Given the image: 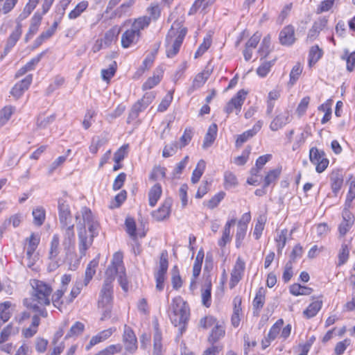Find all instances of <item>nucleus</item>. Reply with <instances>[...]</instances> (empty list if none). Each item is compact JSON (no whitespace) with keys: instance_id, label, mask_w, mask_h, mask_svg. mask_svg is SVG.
Returning a JSON list of instances; mask_svg holds the SVG:
<instances>
[{"instance_id":"nucleus-1","label":"nucleus","mask_w":355,"mask_h":355,"mask_svg":"<svg viewBox=\"0 0 355 355\" xmlns=\"http://www.w3.org/2000/svg\"><path fill=\"white\" fill-rule=\"evenodd\" d=\"M80 215H76L78 235V248L80 256H85L86 251L92 245L93 239L98 234V224L94 221L92 211L84 207L80 210Z\"/></svg>"},{"instance_id":"nucleus-2","label":"nucleus","mask_w":355,"mask_h":355,"mask_svg":"<svg viewBox=\"0 0 355 355\" xmlns=\"http://www.w3.org/2000/svg\"><path fill=\"white\" fill-rule=\"evenodd\" d=\"M31 286L33 291L31 297L25 299L24 304L33 311L38 313L42 318H47L48 312L45 306L51 304L50 296L53 289L49 284L37 279L33 280Z\"/></svg>"},{"instance_id":"nucleus-3","label":"nucleus","mask_w":355,"mask_h":355,"mask_svg":"<svg viewBox=\"0 0 355 355\" xmlns=\"http://www.w3.org/2000/svg\"><path fill=\"white\" fill-rule=\"evenodd\" d=\"M172 313L169 315L171 321L175 327H179L182 335L186 329V326L190 315V310L187 303L178 296L172 300L171 305Z\"/></svg>"},{"instance_id":"nucleus-4","label":"nucleus","mask_w":355,"mask_h":355,"mask_svg":"<svg viewBox=\"0 0 355 355\" xmlns=\"http://www.w3.org/2000/svg\"><path fill=\"white\" fill-rule=\"evenodd\" d=\"M187 33V28L180 27V23L175 22L172 25L166 38V53L168 58H172L178 53Z\"/></svg>"},{"instance_id":"nucleus-5","label":"nucleus","mask_w":355,"mask_h":355,"mask_svg":"<svg viewBox=\"0 0 355 355\" xmlns=\"http://www.w3.org/2000/svg\"><path fill=\"white\" fill-rule=\"evenodd\" d=\"M60 229L63 234L62 245L66 251L67 259L73 256L70 248L73 245L75 241L74 224L72 221L60 223Z\"/></svg>"},{"instance_id":"nucleus-6","label":"nucleus","mask_w":355,"mask_h":355,"mask_svg":"<svg viewBox=\"0 0 355 355\" xmlns=\"http://www.w3.org/2000/svg\"><path fill=\"white\" fill-rule=\"evenodd\" d=\"M309 159L313 164L315 165V170L319 173H322L327 168L329 163L324 150H320L316 147L311 148Z\"/></svg>"},{"instance_id":"nucleus-7","label":"nucleus","mask_w":355,"mask_h":355,"mask_svg":"<svg viewBox=\"0 0 355 355\" xmlns=\"http://www.w3.org/2000/svg\"><path fill=\"white\" fill-rule=\"evenodd\" d=\"M114 279V277L110 276H107L105 279L98 301V307H105L112 302L113 295L112 282Z\"/></svg>"},{"instance_id":"nucleus-8","label":"nucleus","mask_w":355,"mask_h":355,"mask_svg":"<svg viewBox=\"0 0 355 355\" xmlns=\"http://www.w3.org/2000/svg\"><path fill=\"white\" fill-rule=\"evenodd\" d=\"M247 94V92L244 89L239 90L236 94L232 97L231 100L227 103L224 108L225 112L229 115L233 112L234 110H235L236 114H239L245 100Z\"/></svg>"},{"instance_id":"nucleus-9","label":"nucleus","mask_w":355,"mask_h":355,"mask_svg":"<svg viewBox=\"0 0 355 355\" xmlns=\"http://www.w3.org/2000/svg\"><path fill=\"white\" fill-rule=\"evenodd\" d=\"M122 340L125 345V351L130 354H134L137 349V339L133 330L128 325H124Z\"/></svg>"},{"instance_id":"nucleus-10","label":"nucleus","mask_w":355,"mask_h":355,"mask_svg":"<svg viewBox=\"0 0 355 355\" xmlns=\"http://www.w3.org/2000/svg\"><path fill=\"white\" fill-rule=\"evenodd\" d=\"M173 199L171 197L166 198L162 205L152 212L153 218L157 221H162L170 216Z\"/></svg>"},{"instance_id":"nucleus-11","label":"nucleus","mask_w":355,"mask_h":355,"mask_svg":"<svg viewBox=\"0 0 355 355\" xmlns=\"http://www.w3.org/2000/svg\"><path fill=\"white\" fill-rule=\"evenodd\" d=\"M22 26L20 23H17L15 30L11 33L8 37L6 44L4 47L3 53L1 55V59H3L15 46L17 41L19 40L22 33Z\"/></svg>"},{"instance_id":"nucleus-12","label":"nucleus","mask_w":355,"mask_h":355,"mask_svg":"<svg viewBox=\"0 0 355 355\" xmlns=\"http://www.w3.org/2000/svg\"><path fill=\"white\" fill-rule=\"evenodd\" d=\"M125 267L123 263V254L120 252L114 253L111 265L108 266L105 271L106 276L114 277L115 272H121Z\"/></svg>"},{"instance_id":"nucleus-13","label":"nucleus","mask_w":355,"mask_h":355,"mask_svg":"<svg viewBox=\"0 0 355 355\" xmlns=\"http://www.w3.org/2000/svg\"><path fill=\"white\" fill-rule=\"evenodd\" d=\"M291 121V116L288 110H284L277 114L271 121L269 128L272 131H277L284 127Z\"/></svg>"},{"instance_id":"nucleus-14","label":"nucleus","mask_w":355,"mask_h":355,"mask_svg":"<svg viewBox=\"0 0 355 355\" xmlns=\"http://www.w3.org/2000/svg\"><path fill=\"white\" fill-rule=\"evenodd\" d=\"M328 19L326 17H320L314 21L312 27L309 29L307 34V40L313 42L319 35L321 31H322L327 25Z\"/></svg>"},{"instance_id":"nucleus-15","label":"nucleus","mask_w":355,"mask_h":355,"mask_svg":"<svg viewBox=\"0 0 355 355\" xmlns=\"http://www.w3.org/2000/svg\"><path fill=\"white\" fill-rule=\"evenodd\" d=\"M58 209L60 223L72 221L70 207L66 199L62 198L58 199Z\"/></svg>"},{"instance_id":"nucleus-16","label":"nucleus","mask_w":355,"mask_h":355,"mask_svg":"<svg viewBox=\"0 0 355 355\" xmlns=\"http://www.w3.org/2000/svg\"><path fill=\"white\" fill-rule=\"evenodd\" d=\"M28 245L26 246V259H28L27 266L31 268L33 265L34 260L33 259V255L37 249L40 238L39 236L32 233L28 239H27Z\"/></svg>"},{"instance_id":"nucleus-17","label":"nucleus","mask_w":355,"mask_h":355,"mask_svg":"<svg viewBox=\"0 0 355 355\" xmlns=\"http://www.w3.org/2000/svg\"><path fill=\"white\" fill-rule=\"evenodd\" d=\"M295 28L292 25L285 26L279 33V39L282 45L291 46L295 41Z\"/></svg>"},{"instance_id":"nucleus-18","label":"nucleus","mask_w":355,"mask_h":355,"mask_svg":"<svg viewBox=\"0 0 355 355\" xmlns=\"http://www.w3.org/2000/svg\"><path fill=\"white\" fill-rule=\"evenodd\" d=\"M116 330V327H110L109 329L100 331L96 335L92 337L89 344L86 346V349L89 350L93 346L102 343L109 338Z\"/></svg>"},{"instance_id":"nucleus-19","label":"nucleus","mask_w":355,"mask_h":355,"mask_svg":"<svg viewBox=\"0 0 355 355\" xmlns=\"http://www.w3.org/2000/svg\"><path fill=\"white\" fill-rule=\"evenodd\" d=\"M262 125L263 122L261 121H258L254 125L252 129L246 130L238 137L236 141V145L237 146H240L246 142L249 139L254 136L261 130Z\"/></svg>"},{"instance_id":"nucleus-20","label":"nucleus","mask_w":355,"mask_h":355,"mask_svg":"<svg viewBox=\"0 0 355 355\" xmlns=\"http://www.w3.org/2000/svg\"><path fill=\"white\" fill-rule=\"evenodd\" d=\"M266 290L263 287H260L255 295L252 301L253 315L259 316L261 309L265 304Z\"/></svg>"},{"instance_id":"nucleus-21","label":"nucleus","mask_w":355,"mask_h":355,"mask_svg":"<svg viewBox=\"0 0 355 355\" xmlns=\"http://www.w3.org/2000/svg\"><path fill=\"white\" fill-rule=\"evenodd\" d=\"M331 188L335 196L342 187L343 183V175L340 170L333 171L330 175Z\"/></svg>"},{"instance_id":"nucleus-22","label":"nucleus","mask_w":355,"mask_h":355,"mask_svg":"<svg viewBox=\"0 0 355 355\" xmlns=\"http://www.w3.org/2000/svg\"><path fill=\"white\" fill-rule=\"evenodd\" d=\"M141 35L132 28L125 31L121 35V46L124 49L129 48L132 44H136Z\"/></svg>"},{"instance_id":"nucleus-23","label":"nucleus","mask_w":355,"mask_h":355,"mask_svg":"<svg viewBox=\"0 0 355 355\" xmlns=\"http://www.w3.org/2000/svg\"><path fill=\"white\" fill-rule=\"evenodd\" d=\"M42 15L35 12L31 19V25L28 33L25 36V42H27L33 36L37 33L42 21Z\"/></svg>"},{"instance_id":"nucleus-24","label":"nucleus","mask_w":355,"mask_h":355,"mask_svg":"<svg viewBox=\"0 0 355 355\" xmlns=\"http://www.w3.org/2000/svg\"><path fill=\"white\" fill-rule=\"evenodd\" d=\"M162 332L158 327V324L155 325V332L153 335V355H162Z\"/></svg>"},{"instance_id":"nucleus-25","label":"nucleus","mask_w":355,"mask_h":355,"mask_svg":"<svg viewBox=\"0 0 355 355\" xmlns=\"http://www.w3.org/2000/svg\"><path fill=\"white\" fill-rule=\"evenodd\" d=\"M218 131V126L216 123L209 125L207 132L205 136L202 148L207 149L210 147L214 142Z\"/></svg>"},{"instance_id":"nucleus-26","label":"nucleus","mask_w":355,"mask_h":355,"mask_svg":"<svg viewBox=\"0 0 355 355\" xmlns=\"http://www.w3.org/2000/svg\"><path fill=\"white\" fill-rule=\"evenodd\" d=\"M162 193V186L159 183H156L150 189L148 192L149 205L152 207H155L157 201L159 200Z\"/></svg>"},{"instance_id":"nucleus-27","label":"nucleus","mask_w":355,"mask_h":355,"mask_svg":"<svg viewBox=\"0 0 355 355\" xmlns=\"http://www.w3.org/2000/svg\"><path fill=\"white\" fill-rule=\"evenodd\" d=\"M33 224L37 227L42 226L46 219V210L42 206H37L33 209Z\"/></svg>"},{"instance_id":"nucleus-28","label":"nucleus","mask_w":355,"mask_h":355,"mask_svg":"<svg viewBox=\"0 0 355 355\" xmlns=\"http://www.w3.org/2000/svg\"><path fill=\"white\" fill-rule=\"evenodd\" d=\"M156 73L153 76L149 77L143 84V90L150 89L159 83L162 78L163 71L162 69H157Z\"/></svg>"},{"instance_id":"nucleus-29","label":"nucleus","mask_w":355,"mask_h":355,"mask_svg":"<svg viewBox=\"0 0 355 355\" xmlns=\"http://www.w3.org/2000/svg\"><path fill=\"white\" fill-rule=\"evenodd\" d=\"M150 17L147 16L140 17L135 20L131 28L141 35V31L148 27L150 23Z\"/></svg>"},{"instance_id":"nucleus-30","label":"nucleus","mask_w":355,"mask_h":355,"mask_svg":"<svg viewBox=\"0 0 355 355\" xmlns=\"http://www.w3.org/2000/svg\"><path fill=\"white\" fill-rule=\"evenodd\" d=\"M322 305V301H315L311 303L309 306L303 311L304 315L309 319L317 315L321 309Z\"/></svg>"},{"instance_id":"nucleus-31","label":"nucleus","mask_w":355,"mask_h":355,"mask_svg":"<svg viewBox=\"0 0 355 355\" xmlns=\"http://www.w3.org/2000/svg\"><path fill=\"white\" fill-rule=\"evenodd\" d=\"M206 167V162L203 159H200L196 168L193 170L191 178V181L193 184H196L199 182L201 176L202 175Z\"/></svg>"},{"instance_id":"nucleus-32","label":"nucleus","mask_w":355,"mask_h":355,"mask_svg":"<svg viewBox=\"0 0 355 355\" xmlns=\"http://www.w3.org/2000/svg\"><path fill=\"white\" fill-rule=\"evenodd\" d=\"M97 266L98 262L95 260L91 261L87 265L85 272V278L83 282L85 286H87L92 279L96 273V268Z\"/></svg>"},{"instance_id":"nucleus-33","label":"nucleus","mask_w":355,"mask_h":355,"mask_svg":"<svg viewBox=\"0 0 355 355\" xmlns=\"http://www.w3.org/2000/svg\"><path fill=\"white\" fill-rule=\"evenodd\" d=\"M281 172V168H277L269 171L264 178V187H268L270 184H275L279 178Z\"/></svg>"},{"instance_id":"nucleus-34","label":"nucleus","mask_w":355,"mask_h":355,"mask_svg":"<svg viewBox=\"0 0 355 355\" xmlns=\"http://www.w3.org/2000/svg\"><path fill=\"white\" fill-rule=\"evenodd\" d=\"M312 291L313 289L311 288L302 286L299 284H293L290 286V293L295 296L309 295Z\"/></svg>"},{"instance_id":"nucleus-35","label":"nucleus","mask_w":355,"mask_h":355,"mask_svg":"<svg viewBox=\"0 0 355 355\" xmlns=\"http://www.w3.org/2000/svg\"><path fill=\"white\" fill-rule=\"evenodd\" d=\"M225 335V329L222 325L216 324L212 329L210 336H209L208 340L214 345L218 340H219Z\"/></svg>"},{"instance_id":"nucleus-36","label":"nucleus","mask_w":355,"mask_h":355,"mask_svg":"<svg viewBox=\"0 0 355 355\" xmlns=\"http://www.w3.org/2000/svg\"><path fill=\"white\" fill-rule=\"evenodd\" d=\"M60 238L58 234H54L51 241V246L49 253V258L51 260H54L57 258L59 254Z\"/></svg>"},{"instance_id":"nucleus-37","label":"nucleus","mask_w":355,"mask_h":355,"mask_svg":"<svg viewBox=\"0 0 355 355\" xmlns=\"http://www.w3.org/2000/svg\"><path fill=\"white\" fill-rule=\"evenodd\" d=\"M88 6H89V3L87 1H83L80 2L69 13L68 17L70 19H75L78 18L87 8Z\"/></svg>"},{"instance_id":"nucleus-38","label":"nucleus","mask_w":355,"mask_h":355,"mask_svg":"<svg viewBox=\"0 0 355 355\" xmlns=\"http://www.w3.org/2000/svg\"><path fill=\"white\" fill-rule=\"evenodd\" d=\"M303 67L301 65L300 63L297 62L296 63L293 67L292 68L289 77V82L288 84L291 85H293L296 83V82L298 80L300 75L302 73Z\"/></svg>"},{"instance_id":"nucleus-39","label":"nucleus","mask_w":355,"mask_h":355,"mask_svg":"<svg viewBox=\"0 0 355 355\" xmlns=\"http://www.w3.org/2000/svg\"><path fill=\"white\" fill-rule=\"evenodd\" d=\"M55 120V114H53L48 116H44V114H40L37 119V126L40 129L47 128Z\"/></svg>"},{"instance_id":"nucleus-40","label":"nucleus","mask_w":355,"mask_h":355,"mask_svg":"<svg viewBox=\"0 0 355 355\" xmlns=\"http://www.w3.org/2000/svg\"><path fill=\"white\" fill-rule=\"evenodd\" d=\"M12 106H6L0 111V127L4 125L10 119L15 112Z\"/></svg>"},{"instance_id":"nucleus-41","label":"nucleus","mask_w":355,"mask_h":355,"mask_svg":"<svg viewBox=\"0 0 355 355\" xmlns=\"http://www.w3.org/2000/svg\"><path fill=\"white\" fill-rule=\"evenodd\" d=\"M322 51L318 45L313 46L311 48L309 54V63L311 66L312 64H315L322 57Z\"/></svg>"},{"instance_id":"nucleus-42","label":"nucleus","mask_w":355,"mask_h":355,"mask_svg":"<svg viewBox=\"0 0 355 355\" xmlns=\"http://www.w3.org/2000/svg\"><path fill=\"white\" fill-rule=\"evenodd\" d=\"M65 292H66V288H60L52 295L51 301H52V303L55 308L60 309V308L63 304L62 298Z\"/></svg>"},{"instance_id":"nucleus-43","label":"nucleus","mask_w":355,"mask_h":355,"mask_svg":"<svg viewBox=\"0 0 355 355\" xmlns=\"http://www.w3.org/2000/svg\"><path fill=\"white\" fill-rule=\"evenodd\" d=\"M270 37L269 35L263 37L258 53L262 58H266L270 52Z\"/></svg>"},{"instance_id":"nucleus-44","label":"nucleus","mask_w":355,"mask_h":355,"mask_svg":"<svg viewBox=\"0 0 355 355\" xmlns=\"http://www.w3.org/2000/svg\"><path fill=\"white\" fill-rule=\"evenodd\" d=\"M276 59L263 62L257 69V73L260 77H265L270 72L271 67L275 64Z\"/></svg>"},{"instance_id":"nucleus-45","label":"nucleus","mask_w":355,"mask_h":355,"mask_svg":"<svg viewBox=\"0 0 355 355\" xmlns=\"http://www.w3.org/2000/svg\"><path fill=\"white\" fill-rule=\"evenodd\" d=\"M341 59L346 60L347 70L349 72L353 71L355 66V51L349 53L347 50H345L344 55L341 56Z\"/></svg>"},{"instance_id":"nucleus-46","label":"nucleus","mask_w":355,"mask_h":355,"mask_svg":"<svg viewBox=\"0 0 355 355\" xmlns=\"http://www.w3.org/2000/svg\"><path fill=\"white\" fill-rule=\"evenodd\" d=\"M193 135V130L191 128H187L182 137L180 138V142L178 143L179 148H182L187 146L191 141Z\"/></svg>"},{"instance_id":"nucleus-47","label":"nucleus","mask_w":355,"mask_h":355,"mask_svg":"<svg viewBox=\"0 0 355 355\" xmlns=\"http://www.w3.org/2000/svg\"><path fill=\"white\" fill-rule=\"evenodd\" d=\"M284 324V320L282 319H279L270 328L268 334V338L270 340H275L277 335L279 334L280 330Z\"/></svg>"},{"instance_id":"nucleus-48","label":"nucleus","mask_w":355,"mask_h":355,"mask_svg":"<svg viewBox=\"0 0 355 355\" xmlns=\"http://www.w3.org/2000/svg\"><path fill=\"white\" fill-rule=\"evenodd\" d=\"M225 187V189H231L235 187L238 184L236 175L231 171H226L224 174Z\"/></svg>"},{"instance_id":"nucleus-49","label":"nucleus","mask_w":355,"mask_h":355,"mask_svg":"<svg viewBox=\"0 0 355 355\" xmlns=\"http://www.w3.org/2000/svg\"><path fill=\"white\" fill-rule=\"evenodd\" d=\"M172 276H171V283L173 288L175 290L179 289L182 285V281L181 277L180 275L179 270L178 266H175L172 268Z\"/></svg>"},{"instance_id":"nucleus-50","label":"nucleus","mask_w":355,"mask_h":355,"mask_svg":"<svg viewBox=\"0 0 355 355\" xmlns=\"http://www.w3.org/2000/svg\"><path fill=\"white\" fill-rule=\"evenodd\" d=\"M85 325L80 322H76L70 328L69 332L65 336V339L73 336H77L83 333L84 331Z\"/></svg>"},{"instance_id":"nucleus-51","label":"nucleus","mask_w":355,"mask_h":355,"mask_svg":"<svg viewBox=\"0 0 355 355\" xmlns=\"http://www.w3.org/2000/svg\"><path fill=\"white\" fill-rule=\"evenodd\" d=\"M248 227H245L243 225H237V230L236 234L235 244L237 248H239L243 243V241L245 237Z\"/></svg>"},{"instance_id":"nucleus-52","label":"nucleus","mask_w":355,"mask_h":355,"mask_svg":"<svg viewBox=\"0 0 355 355\" xmlns=\"http://www.w3.org/2000/svg\"><path fill=\"white\" fill-rule=\"evenodd\" d=\"M286 234L287 230L284 229L281 231L280 234L275 239V241L277 242V253L279 254L282 253L283 248L285 247L286 243Z\"/></svg>"},{"instance_id":"nucleus-53","label":"nucleus","mask_w":355,"mask_h":355,"mask_svg":"<svg viewBox=\"0 0 355 355\" xmlns=\"http://www.w3.org/2000/svg\"><path fill=\"white\" fill-rule=\"evenodd\" d=\"M179 148L178 143L177 141H174L169 144L166 145L164 147L162 151V156L165 158L169 157L175 155L177 152V150Z\"/></svg>"},{"instance_id":"nucleus-54","label":"nucleus","mask_w":355,"mask_h":355,"mask_svg":"<svg viewBox=\"0 0 355 355\" xmlns=\"http://www.w3.org/2000/svg\"><path fill=\"white\" fill-rule=\"evenodd\" d=\"M135 0H129L122 3L115 10L114 15L119 17L125 15L129 11L130 8L135 4Z\"/></svg>"},{"instance_id":"nucleus-55","label":"nucleus","mask_w":355,"mask_h":355,"mask_svg":"<svg viewBox=\"0 0 355 355\" xmlns=\"http://www.w3.org/2000/svg\"><path fill=\"white\" fill-rule=\"evenodd\" d=\"M122 350V345L121 344L110 345L104 349L100 351L96 355H114V354L119 353Z\"/></svg>"},{"instance_id":"nucleus-56","label":"nucleus","mask_w":355,"mask_h":355,"mask_svg":"<svg viewBox=\"0 0 355 355\" xmlns=\"http://www.w3.org/2000/svg\"><path fill=\"white\" fill-rule=\"evenodd\" d=\"M166 168L160 166H155L150 175V180L156 181L159 178H164L166 177Z\"/></svg>"},{"instance_id":"nucleus-57","label":"nucleus","mask_w":355,"mask_h":355,"mask_svg":"<svg viewBox=\"0 0 355 355\" xmlns=\"http://www.w3.org/2000/svg\"><path fill=\"white\" fill-rule=\"evenodd\" d=\"M349 250L348 245L343 243L338 253V266L345 264L349 259Z\"/></svg>"},{"instance_id":"nucleus-58","label":"nucleus","mask_w":355,"mask_h":355,"mask_svg":"<svg viewBox=\"0 0 355 355\" xmlns=\"http://www.w3.org/2000/svg\"><path fill=\"white\" fill-rule=\"evenodd\" d=\"M225 193L220 191L215 194L210 200H208L207 206L208 208L212 209L216 207L220 201L225 198Z\"/></svg>"},{"instance_id":"nucleus-59","label":"nucleus","mask_w":355,"mask_h":355,"mask_svg":"<svg viewBox=\"0 0 355 355\" xmlns=\"http://www.w3.org/2000/svg\"><path fill=\"white\" fill-rule=\"evenodd\" d=\"M117 34L118 32L116 28H111L105 33L104 38L102 39L105 47L109 46L116 40Z\"/></svg>"},{"instance_id":"nucleus-60","label":"nucleus","mask_w":355,"mask_h":355,"mask_svg":"<svg viewBox=\"0 0 355 355\" xmlns=\"http://www.w3.org/2000/svg\"><path fill=\"white\" fill-rule=\"evenodd\" d=\"M116 70V63L114 61L107 69L101 70L102 78L105 80H110L114 76Z\"/></svg>"},{"instance_id":"nucleus-61","label":"nucleus","mask_w":355,"mask_h":355,"mask_svg":"<svg viewBox=\"0 0 355 355\" xmlns=\"http://www.w3.org/2000/svg\"><path fill=\"white\" fill-rule=\"evenodd\" d=\"M168 267V252L163 251L159 257V268L157 272L166 273Z\"/></svg>"},{"instance_id":"nucleus-62","label":"nucleus","mask_w":355,"mask_h":355,"mask_svg":"<svg viewBox=\"0 0 355 355\" xmlns=\"http://www.w3.org/2000/svg\"><path fill=\"white\" fill-rule=\"evenodd\" d=\"M126 232L132 238L136 237V224L132 218H127L125 221Z\"/></svg>"},{"instance_id":"nucleus-63","label":"nucleus","mask_w":355,"mask_h":355,"mask_svg":"<svg viewBox=\"0 0 355 355\" xmlns=\"http://www.w3.org/2000/svg\"><path fill=\"white\" fill-rule=\"evenodd\" d=\"M173 100V93L169 92L168 94L162 100L157 107L158 112H164L169 107Z\"/></svg>"},{"instance_id":"nucleus-64","label":"nucleus","mask_w":355,"mask_h":355,"mask_svg":"<svg viewBox=\"0 0 355 355\" xmlns=\"http://www.w3.org/2000/svg\"><path fill=\"white\" fill-rule=\"evenodd\" d=\"M309 102H310L309 96H305L301 100V101L298 104L297 110H296V112L297 113V114L300 116L304 114V113L306 112V111L308 108Z\"/></svg>"}]
</instances>
